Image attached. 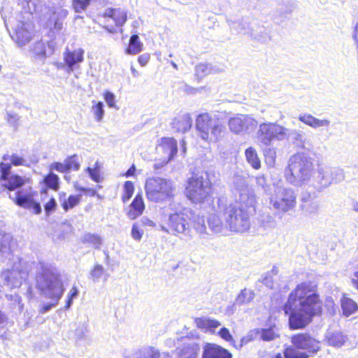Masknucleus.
Returning a JSON list of instances; mask_svg holds the SVG:
<instances>
[{
	"label": "nucleus",
	"instance_id": "f257e3e1",
	"mask_svg": "<svg viewBox=\"0 0 358 358\" xmlns=\"http://www.w3.org/2000/svg\"><path fill=\"white\" fill-rule=\"evenodd\" d=\"M317 289V283L308 280L298 284L289 293L282 310L288 315L290 330L303 329L314 317L322 315L323 303Z\"/></svg>",
	"mask_w": 358,
	"mask_h": 358
},
{
	"label": "nucleus",
	"instance_id": "f03ea898",
	"mask_svg": "<svg viewBox=\"0 0 358 358\" xmlns=\"http://www.w3.org/2000/svg\"><path fill=\"white\" fill-rule=\"evenodd\" d=\"M213 184L206 171L192 173L187 179L184 194L194 204H202L212 199Z\"/></svg>",
	"mask_w": 358,
	"mask_h": 358
},
{
	"label": "nucleus",
	"instance_id": "7ed1b4c3",
	"mask_svg": "<svg viewBox=\"0 0 358 358\" xmlns=\"http://www.w3.org/2000/svg\"><path fill=\"white\" fill-rule=\"evenodd\" d=\"M290 343L284 348L285 358H310L321 350L320 341L307 332L292 334Z\"/></svg>",
	"mask_w": 358,
	"mask_h": 358
},
{
	"label": "nucleus",
	"instance_id": "20e7f679",
	"mask_svg": "<svg viewBox=\"0 0 358 358\" xmlns=\"http://www.w3.org/2000/svg\"><path fill=\"white\" fill-rule=\"evenodd\" d=\"M195 129L198 136L209 144L219 142L226 132L220 120L208 112L201 113L196 117Z\"/></svg>",
	"mask_w": 358,
	"mask_h": 358
},
{
	"label": "nucleus",
	"instance_id": "39448f33",
	"mask_svg": "<svg viewBox=\"0 0 358 358\" xmlns=\"http://www.w3.org/2000/svg\"><path fill=\"white\" fill-rule=\"evenodd\" d=\"M145 192L148 201L164 204L173 201L176 196V186L170 179L152 176L145 180Z\"/></svg>",
	"mask_w": 358,
	"mask_h": 358
},
{
	"label": "nucleus",
	"instance_id": "423d86ee",
	"mask_svg": "<svg viewBox=\"0 0 358 358\" xmlns=\"http://www.w3.org/2000/svg\"><path fill=\"white\" fill-rule=\"evenodd\" d=\"M37 288L43 291H49L48 298L52 299V303L43 304L40 308V313H45L51 308L58 304L59 299L64 294V289L60 279V275L49 268H45L36 275Z\"/></svg>",
	"mask_w": 358,
	"mask_h": 358
},
{
	"label": "nucleus",
	"instance_id": "0eeeda50",
	"mask_svg": "<svg viewBox=\"0 0 358 358\" xmlns=\"http://www.w3.org/2000/svg\"><path fill=\"white\" fill-rule=\"evenodd\" d=\"M251 208L253 207L246 203H241L239 206L230 203L225 206V223L231 231L242 234L250 229Z\"/></svg>",
	"mask_w": 358,
	"mask_h": 358
},
{
	"label": "nucleus",
	"instance_id": "6e6552de",
	"mask_svg": "<svg viewBox=\"0 0 358 358\" xmlns=\"http://www.w3.org/2000/svg\"><path fill=\"white\" fill-rule=\"evenodd\" d=\"M128 10L120 6L108 7L96 15V23L109 34L122 31L128 20Z\"/></svg>",
	"mask_w": 358,
	"mask_h": 358
},
{
	"label": "nucleus",
	"instance_id": "1a4fd4ad",
	"mask_svg": "<svg viewBox=\"0 0 358 358\" xmlns=\"http://www.w3.org/2000/svg\"><path fill=\"white\" fill-rule=\"evenodd\" d=\"M287 136V129L274 122L262 123L257 131V138L262 145L268 146L274 141L282 140Z\"/></svg>",
	"mask_w": 358,
	"mask_h": 358
},
{
	"label": "nucleus",
	"instance_id": "9d476101",
	"mask_svg": "<svg viewBox=\"0 0 358 358\" xmlns=\"http://www.w3.org/2000/svg\"><path fill=\"white\" fill-rule=\"evenodd\" d=\"M75 187L77 191L80 192V194H70L67 198H65V192H61L59 194L60 206L64 212H68L80 205L82 199L81 193H83V194L90 197L97 196L100 198L97 191L94 188L85 187L82 186H75Z\"/></svg>",
	"mask_w": 358,
	"mask_h": 358
},
{
	"label": "nucleus",
	"instance_id": "9b49d317",
	"mask_svg": "<svg viewBox=\"0 0 358 358\" xmlns=\"http://www.w3.org/2000/svg\"><path fill=\"white\" fill-rule=\"evenodd\" d=\"M190 211L182 208L170 213L167 221L168 231L177 235L185 233L189 228Z\"/></svg>",
	"mask_w": 358,
	"mask_h": 358
},
{
	"label": "nucleus",
	"instance_id": "f8f14e48",
	"mask_svg": "<svg viewBox=\"0 0 358 358\" xmlns=\"http://www.w3.org/2000/svg\"><path fill=\"white\" fill-rule=\"evenodd\" d=\"M271 203L279 213L284 214L294 210L296 205V196L291 189H283L276 196L271 199Z\"/></svg>",
	"mask_w": 358,
	"mask_h": 358
},
{
	"label": "nucleus",
	"instance_id": "ddd939ff",
	"mask_svg": "<svg viewBox=\"0 0 358 358\" xmlns=\"http://www.w3.org/2000/svg\"><path fill=\"white\" fill-rule=\"evenodd\" d=\"M11 164L0 162V180L4 181L3 187L9 190L13 191L23 186L26 181L17 174H11Z\"/></svg>",
	"mask_w": 358,
	"mask_h": 358
},
{
	"label": "nucleus",
	"instance_id": "4468645a",
	"mask_svg": "<svg viewBox=\"0 0 358 358\" xmlns=\"http://www.w3.org/2000/svg\"><path fill=\"white\" fill-rule=\"evenodd\" d=\"M157 148L160 149L163 158L160 165L155 164V169L166 165L175 158L178 153V143L173 137H162Z\"/></svg>",
	"mask_w": 358,
	"mask_h": 358
},
{
	"label": "nucleus",
	"instance_id": "2eb2a0df",
	"mask_svg": "<svg viewBox=\"0 0 358 358\" xmlns=\"http://www.w3.org/2000/svg\"><path fill=\"white\" fill-rule=\"evenodd\" d=\"M289 168L294 177L305 179L310 169V164L301 157H294L289 164Z\"/></svg>",
	"mask_w": 358,
	"mask_h": 358
},
{
	"label": "nucleus",
	"instance_id": "dca6fc26",
	"mask_svg": "<svg viewBox=\"0 0 358 358\" xmlns=\"http://www.w3.org/2000/svg\"><path fill=\"white\" fill-rule=\"evenodd\" d=\"M14 203L18 206L31 210L35 215H39L42 212L40 203L33 197V194L17 195L14 199Z\"/></svg>",
	"mask_w": 358,
	"mask_h": 358
},
{
	"label": "nucleus",
	"instance_id": "f3484780",
	"mask_svg": "<svg viewBox=\"0 0 358 358\" xmlns=\"http://www.w3.org/2000/svg\"><path fill=\"white\" fill-rule=\"evenodd\" d=\"M202 358H233V355L217 344L207 343L203 347Z\"/></svg>",
	"mask_w": 358,
	"mask_h": 358
},
{
	"label": "nucleus",
	"instance_id": "a211bd4d",
	"mask_svg": "<svg viewBox=\"0 0 358 358\" xmlns=\"http://www.w3.org/2000/svg\"><path fill=\"white\" fill-rule=\"evenodd\" d=\"M145 210V203L142 193H137L129 205L127 215L131 220H135L141 216Z\"/></svg>",
	"mask_w": 358,
	"mask_h": 358
},
{
	"label": "nucleus",
	"instance_id": "6ab92c4d",
	"mask_svg": "<svg viewBox=\"0 0 358 358\" xmlns=\"http://www.w3.org/2000/svg\"><path fill=\"white\" fill-rule=\"evenodd\" d=\"M84 50L78 48L73 50H66L64 53V62L70 70L73 69L80 63L83 62Z\"/></svg>",
	"mask_w": 358,
	"mask_h": 358
},
{
	"label": "nucleus",
	"instance_id": "aec40b11",
	"mask_svg": "<svg viewBox=\"0 0 358 358\" xmlns=\"http://www.w3.org/2000/svg\"><path fill=\"white\" fill-rule=\"evenodd\" d=\"M192 126V119L190 114H183L176 117L172 122L171 127L177 132L185 133Z\"/></svg>",
	"mask_w": 358,
	"mask_h": 358
},
{
	"label": "nucleus",
	"instance_id": "412c9836",
	"mask_svg": "<svg viewBox=\"0 0 358 358\" xmlns=\"http://www.w3.org/2000/svg\"><path fill=\"white\" fill-rule=\"evenodd\" d=\"M326 342L328 345L334 348H341L345 344L348 338L344 332L341 331H335L329 332L326 336Z\"/></svg>",
	"mask_w": 358,
	"mask_h": 358
},
{
	"label": "nucleus",
	"instance_id": "4be33fe9",
	"mask_svg": "<svg viewBox=\"0 0 358 358\" xmlns=\"http://www.w3.org/2000/svg\"><path fill=\"white\" fill-rule=\"evenodd\" d=\"M342 313L345 317H349L358 310V304L348 294H343L340 300Z\"/></svg>",
	"mask_w": 358,
	"mask_h": 358
},
{
	"label": "nucleus",
	"instance_id": "5701e85b",
	"mask_svg": "<svg viewBox=\"0 0 358 358\" xmlns=\"http://www.w3.org/2000/svg\"><path fill=\"white\" fill-rule=\"evenodd\" d=\"M194 322L199 329L212 334H214L215 329L221 325V323L217 320L203 317L196 318Z\"/></svg>",
	"mask_w": 358,
	"mask_h": 358
},
{
	"label": "nucleus",
	"instance_id": "b1692460",
	"mask_svg": "<svg viewBox=\"0 0 358 358\" xmlns=\"http://www.w3.org/2000/svg\"><path fill=\"white\" fill-rule=\"evenodd\" d=\"M41 183L45 185V188L41 190V193H47V189L57 191L59 189V178L52 171L48 172L43 178Z\"/></svg>",
	"mask_w": 358,
	"mask_h": 358
},
{
	"label": "nucleus",
	"instance_id": "393cba45",
	"mask_svg": "<svg viewBox=\"0 0 358 358\" xmlns=\"http://www.w3.org/2000/svg\"><path fill=\"white\" fill-rule=\"evenodd\" d=\"M299 120L303 124L308 125L313 128L328 127L330 124L329 120H319L310 114L303 113L299 116Z\"/></svg>",
	"mask_w": 358,
	"mask_h": 358
},
{
	"label": "nucleus",
	"instance_id": "a878e982",
	"mask_svg": "<svg viewBox=\"0 0 358 358\" xmlns=\"http://www.w3.org/2000/svg\"><path fill=\"white\" fill-rule=\"evenodd\" d=\"M259 336L264 341H272L279 338L280 335L276 326L273 324L267 328L259 329Z\"/></svg>",
	"mask_w": 358,
	"mask_h": 358
},
{
	"label": "nucleus",
	"instance_id": "bb28decb",
	"mask_svg": "<svg viewBox=\"0 0 358 358\" xmlns=\"http://www.w3.org/2000/svg\"><path fill=\"white\" fill-rule=\"evenodd\" d=\"M245 156L247 162L254 169L258 170L261 168V160L256 150L253 147H249L245 150Z\"/></svg>",
	"mask_w": 358,
	"mask_h": 358
},
{
	"label": "nucleus",
	"instance_id": "cd10ccee",
	"mask_svg": "<svg viewBox=\"0 0 358 358\" xmlns=\"http://www.w3.org/2000/svg\"><path fill=\"white\" fill-rule=\"evenodd\" d=\"M229 127L230 130L235 134L243 132L248 129L245 120L239 116L231 117L229 122Z\"/></svg>",
	"mask_w": 358,
	"mask_h": 358
},
{
	"label": "nucleus",
	"instance_id": "c85d7f7f",
	"mask_svg": "<svg viewBox=\"0 0 358 358\" xmlns=\"http://www.w3.org/2000/svg\"><path fill=\"white\" fill-rule=\"evenodd\" d=\"M143 43L140 41L139 37L137 34L131 36L128 47L125 52L129 55H136L142 50Z\"/></svg>",
	"mask_w": 358,
	"mask_h": 358
},
{
	"label": "nucleus",
	"instance_id": "c756f323",
	"mask_svg": "<svg viewBox=\"0 0 358 358\" xmlns=\"http://www.w3.org/2000/svg\"><path fill=\"white\" fill-rule=\"evenodd\" d=\"M134 190V184L132 181L127 180L124 182L121 197L122 201L124 203H127L132 197Z\"/></svg>",
	"mask_w": 358,
	"mask_h": 358
},
{
	"label": "nucleus",
	"instance_id": "7c9ffc66",
	"mask_svg": "<svg viewBox=\"0 0 358 358\" xmlns=\"http://www.w3.org/2000/svg\"><path fill=\"white\" fill-rule=\"evenodd\" d=\"M161 353L159 350L155 347L150 346L144 351L139 352L136 358H160Z\"/></svg>",
	"mask_w": 358,
	"mask_h": 358
},
{
	"label": "nucleus",
	"instance_id": "2f4dec72",
	"mask_svg": "<svg viewBox=\"0 0 358 358\" xmlns=\"http://www.w3.org/2000/svg\"><path fill=\"white\" fill-rule=\"evenodd\" d=\"M64 162L68 172L71 171H78L80 168L77 155H73L67 157L65 159Z\"/></svg>",
	"mask_w": 358,
	"mask_h": 358
},
{
	"label": "nucleus",
	"instance_id": "473e14b6",
	"mask_svg": "<svg viewBox=\"0 0 358 358\" xmlns=\"http://www.w3.org/2000/svg\"><path fill=\"white\" fill-rule=\"evenodd\" d=\"M259 336V329H253L250 330L245 336H243L241 338L240 346L242 347L243 345H245L250 342L255 341Z\"/></svg>",
	"mask_w": 358,
	"mask_h": 358
},
{
	"label": "nucleus",
	"instance_id": "72a5a7b5",
	"mask_svg": "<svg viewBox=\"0 0 358 358\" xmlns=\"http://www.w3.org/2000/svg\"><path fill=\"white\" fill-rule=\"evenodd\" d=\"M217 335L224 341L229 342L234 347L236 348V341L227 327H222L217 332Z\"/></svg>",
	"mask_w": 358,
	"mask_h": 358
},
{
	"label": "nucleus",
	"instance_id": "f704fd0d",
	"mask_svg": "<svg viewBox=\"0 0 358 358\" xmlns=\"http://www.w3.org/2000/svg\"><path fill=\"white\" fill-rule=\"evenodd\" d=\"M86 171L88 172L91 179L96 182H99L101 181L102 178L99 170V166L97 163L95 164L93 168L87 167Z\"/></svg>",
	"mask_w": 358,
	"mask_h": 358
},
{
	"label": "nucleus",
	"instance_id": "c9c22d12",
	"mask_svg": "<svg viewBox=\"0 0 358 358\" xmlns=\"http://www.w3.org/2000/svg\"><path fill=\"white\" fill-rule=\"evenodd\" d=\"M92 0H72V6L76 13L84 11L90 5Z\"/></svg>",
	"mask_w": 358,
	"mask_h": 358
},
{
	"label": "nucleus",
	"instance_id": "e433bc0d",
	"mask_svg": "<svg viewBox=\"0 0 358 358\" xmlns=\"http://www.w3.org/2000/svg\"><path fill=\"white\" fill-rule=\"evenodd\" d=\"M85 241L96 249H99L101 245V238L98 235L89 234L85 236Z\"/></svg>",
	"mask_w": 358,
	"mask_h": 358
},
{
	"label": "nucleus",
	"instance_id": "4c0bfd02",
	"mask_svg": "<svg viewBox=\"0 0 358 358\" xmlns=\"http://www.w3.org/2000/svg\"><path fill=\"white\" fill-rule=\"evenodd\" d=\"M209 227L215 232H219L222 228V221L216 216H212L208 220Z\"/></svg>",
	"mask_w": 358,
	"mask_h": 358
},
{
	"label": "nucleus",
	"instance_id": "58836bf2",
	"mask_svg": "<svg viewBox=\"0 0 358 358\" xmlns=\"http://www.w3.org/2000/svg\"><path fill=\"white\" fill-rule=\"evenodd\" d=\"M43 206L45 215L48 216L50 215L57 209V204L55 199L51 196Z\"/></svg>",
	"mask_w": 358,
	"mask_h": 358
},
{
	"label": "nucleus",
	"instance_id": "ea45409f",
	"mask_svg": "<svg viewBox=\"0 0 358 358\" xmlns=\"http://www.w3.org/2000/svg\"><path fill=\"white\" fill-rule=\"evenodd\" d=\"M209 69L207 65L203 64H198L195 68V76L198 80H201L209 73Z\"/></svg>",
	"mask_w": 358,
	"mask_h": 358
},
{
	"label": "nucleus",
	"instance_id": "a19ab883",
	"mask_svg": "<svg viewBox=\"0 0 358 358\" xmlns=\"http://www.w3.org/2000/svg\"><path fill=\"white\" fill-rule=\"evenodd\" d=\"M93 113L95 116V118L97 121H101L104 115V110L103 108V103L99 101L95 103V104L92 106Z\"/></svg>",
	"mask_w": 358,
	"mask_h": 358
},
{
	"label": "nucleus",
	"instance_id": "79ce46f5",
	"mask_svg": "<svg viewBox=\"0 0 358 358\" xmlns=\"http://www.w3.org/2000/svg\"><path fill=\"white\" fill-rule=\"evenodd\" d=\"M104 272L103 266L95 264L91 271V276L94 280L99 278Z\"/></svg>",
	"mask_w": 358,
	"mask_h": 358
},
{
	"label": "nucleus",
	"instance_id": "37998d69",
	"mask_svg": "<svg viewBox=\"0 0 358 358\" xmlns=\"http://www.w3.org/2000/svg\"><path fill=\"white\" fill-rule=\"evenodd\" d=\"M50 171H52V170H55L59 173H68L64 162H53L50 166Z\"/></svg>",
	"mask_w": 358,
	"mask_h": 358
},
{
	"label": "nucleus",
	"instance_id": "c03bdc74",
	"mask_svg": "<svg viewBox=\"0 0 358 358\" xmlns=\"http://www.w3.org/2000/svg\"><path fill=\"white\" fill-rule=\"evenodd\" d=\"M103 98L109 107L113 108L115 106V96L112 92L106 91L103 93Z\"/></svg>",
	"mask_w": 358,
	"mask_h": 358
},
{
	"label": "nucleus",
	"instance_id": "a18cd8bd",
	"mask_svg": "<svg viewBox=\"0 0 358 358\" xmlns=\"http://www.w3.org/2000/svg\"><path fill=\"white\" fill-rule=\"evenodd\" d=\"M143 231L136 225L134 224L131 229V236L132 237L137 241L141 239L143 236Z\"/></svg>",
	"mask_w": 358,
	"mask_h": 358
},
{
	"label": "nucleus",
	"instance_id": "49530a36",
	"mask_svg": "<svg viewBox=\"0 0 358 358\" xmlns=\"http://www.w3.org/2000/svg\"><path fill=\"white\" fill-rule=\"evenodd\" d=\"M11 165L13 166H22L24 164L25 160L23 157L18 156L15 154L11 155Z\"/></svg>",
	"mask_w": 358,
	"mask_h": 358
},
{
	"label": "nucleus",
	"instance_id": "de8ad7c7",
	"mask_svg": "<svg viewBox=\"0 0 358 358\" xmlns=\"http://www.w3.org/2000/svg\"><path fill=\"white\" fill-rule=\"evenodd\" d=\"M34 50L36 52V54L42 56V57H46V52H45V44L42 43H38L36 44L34 47Z\"/></svg>",
	"mask_w": 358,
	"mask_h": 358
},
{
	"label": "nucleus",
	"instance_id": "09e8293b",
	"mask_svg": "<svg viewBox=\"0 0 358 358\" xmlns=\"http://www.w3.org/2000/svg\"><path fill=\"white\" fill-rule=\"evenodd\" d=\"M150 61L149 54H143L138 57V62L142 66H145L148 64Z\"/></svg>",
	"mask_w": 358,
	"mask_h": 358
},
{
	"label": "nucleus",
	"instance_id": "8fccbe9b",
	"mask_svg": "<svg viewBox=\"0 0 358 358\" xmlns=\"http://www.w3.org/2000/svg\"><path fill=\"white\" fill-rule=\"evenodd\" d=\"M78 289L77 287L73 286L69 295H68V297L73 299L75 297H76L78 296Z\"/></svg>",
	"mask_w": 358,
	"mask_h": 358
},
{
	"label": "nucleus",
	"instance_id": "3c124183",
	"mask_svg": "<svg viewBox=\"0 0 358 358\" xmlns=\"http://www.w3.org/2000/svg\"><path fill=\"white\" fill-rule=\"evenodd\" d=\"M351 282L354 287L358 290V270L353 273Z\"/></svg>",
	"mask_w": 358,
	"mask_h": 358
},
{
	"label": "nucleus",
	"instance_id": "603ef678",
	"mask_svg": "<svg viewBox=\"0 0 358 358\" xmlns=\"http://www.w3.org/2000/svg\"><path fill=\"white\" fill-rule=\"evenodd\" d=\"M136 172V166L134 164H132L130 168L127 171L124 173V176L127 177L132 176L135 174Z\"/></svg>",
	"mask_w": 358,
	"mask_h": 358
},
{
	"label": "nucleus",
	"instance_id": "864d4df0",
	"mask_svg": "<svg viewBox=\"0 0 358 358\" xmlns=\"http://www.w3.org/2000/svg\"><path fill=\"white\" fill-rule=\"evenodd\" d=\"M194 350H195V349L194 348L193 346L188 345L186 348L181 350L180 355L181 356L185 355L186 352H189L191 353H194Z\"/></svg>",
	"mask_w": 358,
	"mask_h": 358
},
{
	"label": "nucleus",
	"instance_id": "5fc2aeb1",
	"mask_svg": "<svg viewBox=\"0 0 358 358\" xmlns=\"http://www.w3.org/2000/svg\"><path fill=\"white\" fill-rule=\"evenodd\" d=\"M54 27L57 29L62 27V24L59 22L58 18L54 20Z\"/></svg>",
	"mask_w": 358,
	"mask_h": 358
},
{
	"label": "nucleus",
	"instance_id": "6e6d98bb",
	"mask_svg": "<svg viewBox=\"0 0 358 358\" xmlns=\"http://www.w3.org/2000/svg\"><path fill=\"white\" fill-rule=\"evenodd\" d=\"M7 318L6 315L0 310V324H2L6 321Z\"/></svg>",
	"mask_w": 358,
	"mask_h": 358
},
{
	"label": "nucleus",
	"instance_id": "4d7b16f0",
	"mask_svg": "<svg viewBox=\"0 0 358 358\" xmlns=\"http://www.w3.org/2000/svg\"><path fill=\"white\" fill-rule=\"evenodd\" d=\"M73 299L67 297V300L66 301L65 308L68 309L72 304Z\"/></svg>",
	"mask_w": 358,
	"mask_h": 358
},
{
	"label": "nucleus",
	"instance_id": "13d9d810",
	"mask_svg": "<svg viewBox=\"0 0 358 358\" xmlns=\"http://www.w3.org/2000/svg\"><path fill=\"white\" fill-rule=\"evenodd\" d=\"M131 71L132 72L133 76H138V71L135 68L131 67Z\"/></svg>",
	"mask_w": 358,
	"mask_h": 358
},
{
	"label": "nucleus",
	"instance_id": "bf43d9fd",
	"mask_svg": "<svg viewBox=\"0 0 358 358\" xmlns=\"http://www.w3.org/2000/svg\"><path fill=\"white\" fill-rule=\"evenodd\" d=\"M92 208V203H89L88 205H87V206H86V207H85V210L88 211V210H90Z\"/></svg>",
	"mask_w": 358,
	"mask_h": 358
},
{
	"label": "nucleus",
	"instance_id": "052dcab7",
	"mask_svg": "<svg viewBox=\"0 0 358 358\" xmlns=\"http://www.w3.org/2000/svg\"><path fill=\"white\" fill-rule=\"evenodd\" d=\"M274 358H283L280 353H278L275 355Z\"/></svg>",
	"mask_w": 358,
	"mask_h": 358
},
{
	"label": "nucleus",
	"instance_id": "680f3d73",
	"mask_svg": "<svg viewBox=\"0 0 358 358\" xmlns=\"http://www.w3.org/2000/svg\"><path fill=\"white\" fill-rule=\"evenodd\" d=\"M357 209H358V203H357L355 205V210L357 212Z\"/></svg>",
	"mask_w": 358,
	"mask_h": 358
},
{
	"label": "nucleus",
	"instance_id": "e2e57ef3",
	"mask_svg": "<svg viewBox=\"0 0 358 358\" xmlns=\"http://www.w3.org/2000/svg\"><path fill=\"white\" fill-rule=\"evenodd\" d=\"M164 355H165L166 358H171V356L169 355V353H167V352H166V353L164 354Z\"/></svg>",
	"mask_w": 358,
	"mask_h": 358
},
{
	"label": "nucleus",
	"instance_id": "0e129e2a",
	"mask_svg": "<svg viewBox=\"0 0 358 358\" xmlns=\"http://www.w3.org/2000/svg\"><path fill=\"white\" fill-rule=\"evenodd\" d=\"M221 202V199H218V206H220V203Z\"/></svg>",
	"mask_w": 358,
	"mask_h": 358
},
{
	"label": "nucleus",
	"instance_id": "69168bd1",
	"mask_svg": "<svg viewBox=\"0 0 358 358\" xmlns=\"http://www.w3.org/2000/svg\"><path fill=\"white\" fill-rule=\"evenodd\" d=\"M329 302L334 305V301L333 300H330Z\"/></svg>",
	"mask_w": 358,
	"mask_h": 358
},
{
	"label": "nucleus",
	"instance_id": "338daca9",
	"mask_svg": "<svg viewBox=\"0 0 358 358\" xmlns=\"http://www.w3.org/2000/svg\"><path fill=\"white\" fill-rule=\"evenodd\" d=\"M271 151H272V150L269 149V150H267V152H268H268H271Z\"/></svg>",
	"mask_w": 358,
	"mask_h": 358
},
{
	"label": "nucleus",
	"instance_id": "774afa93",
	"mask_svg": "<svg viewBox=\"0 0 358 358\" xmlns=\"http://www.w3.org/2000/svg\"><path fill=\"white\" fill-rule=\"evenodd\" d=\"M357 212H358V209H357Z\"/></svg>",
	"mask_w": 358,
	"mask_h": 358
}]
</instances>
